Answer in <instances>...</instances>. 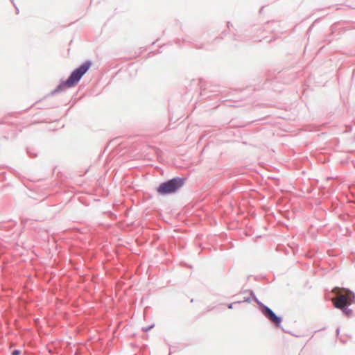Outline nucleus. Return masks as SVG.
Segmentation results:
<instances>
[{"label":"nucleus","instance_id":"obj_3","mask_svg":"<svg viewBox=\"0 0 355 355\" xmlns=\"http://www.w3.org/2000/svg\"><path fill=\"white\" fill-rule=\"evenodd\" d=\"M184 184L181 178H173L168 182H164L157 189L159 193L162 195L168 194L175 192Z\"/></svg>","mask_w":355,"mask_h":355},{"label":"nucleus","instance_id":"obj_2","mask_svg":"<svg viewBox=\"0 0 355 355\" xmlns=\"http://www.w3.org/2000/svg\"><path fill=\"white\" fill-rule=\"evenodd\" d=\"M92 65L91 62L87 61L75 69L63 83L65 87L69 88L75 86L80 80L82 76L89 70Z\"/></svg>","mask_w":355,"mask_h":355},{"label":"nucleus","instance_id":"obj_5","mask_svg":"<svg viewBox=\"0 0 355 355\" xmlns=\"http://www.w3.org/2000/svg\"><path fill=\"white\" fill-rule=\"evenodd\" d=\"M21 353L20 350L15 349L12 352L11 355H19Z\"/></svg>","mask_w":355,"mask_h":355},{"label":"nucleus","instance_id":"obj_4","mask_svg":"<svg viewBox=\"0 0 355 355\" xmlns=\"http://www.w3.org/2000/svg\"><path fill=\"white\" fill-rule=\"evenodd\" d=\"M263 314L275 325L279 326L281 323V318L277 317L271 309L268 307H264L263 310Z\"/></svg>","mask_w":355,"mask_h":355},{"label":"nucleus","instance_id":"obj_1","mask_svg":"<svg viewBox=\"0 0 355 355\" xmlns=\"http://www.w3.org/2000/svg\"><path fill=\"white\" fill-rule=\"evenodd\" d=\"M332 292L336 295L332 299L334 306L342 310L346 315H350L352 311L348 306L355 302L354 293L348 289L338 287L334 288Z\"/></svg>","mask_w":355,"mask_h":355}]
</instances>
